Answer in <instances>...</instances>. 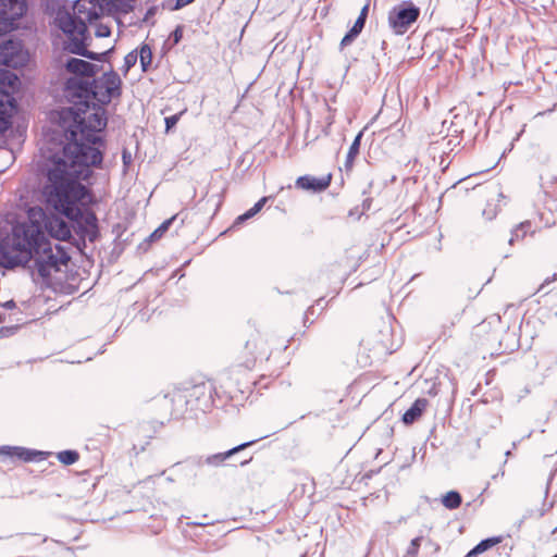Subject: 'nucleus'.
<instances>
[{"mask_svg": "<svg viewBox=\"0 0 557 557\" xmlns=\"http://www.w3.org/2000/svg\"><path fill=\"white\" fill-rule=\"evenodd\" d=\"M122 160L123 164L127 166L132 162V153L127 149H123L122 151Z\"/></svg>", "mask_w": 557, "mask_h": 557, "instance_id": "nucleus-34", "label": "nucleus"}, {"mask_svg": "<svg viewBox=\"0 0 557 557\" xmlns=\"http://www.w3.org/2000/svg\"><path fill=\"white\" fill-rule=\"evenodd\" d=\"M28 62V53L24 50L21 41L5 40L0 44V64L18 69Z\"/></svg>", "mask_w": 557, "mask_h": 557, "instance_id": "nucleus-7", "label": "nucleus"}, {"mask_svg": "<svg viewBox=\"0 0 557 557\" xmlns=\"http://www.w3.org/2000/svg\"><path fill=\"white\" fill-rule=\"evenodd\" d=\"M157 11H158V7L157 5L150 7L146 11V13H145V15L143 17V23H148L156 15Z\"/></svg>", "mask_w": 557, "mask_h": 557, "instance_id": "nucleus-31", "label": "nucleus"}, {"mask_svg": "<svg viewBox=\"0 0 557 557\" xmlns=\"http://www.w3.org/2000/svg\"><path fill=\"white\" fill-rule=\"evenodd\" d=\"M66 37L67 42L65 45V49L73 54L81 55L89 60L103 62L111 53V49L100 53L88 50V33L86 34V36L73 35Z\"/></svg>", "mask_w": 557, "mask_h": 557, "instance_id": "nucleus-8", "label": "nucleus"}, {"mask_svg": "<svg viewBox=\"0 0 557 557\" xmlns=\"http://www.w3.org/2000/svg\"><path fill=\"white\" fill-rule=\"evenodd\" d=\"M185 5H187V3H185V0H176L172 10H180V9L184 8Z\"/></svg>", "mask_w": 557, "mask_h": 557, "instance_id": "nucleus-38", "label": "nucleus"}, {"mask_svg": "<svg viewBox=\"0 0 557 557\" xmlns=\"http://www.w3.org/2000/svg\"><path fill=\"white\" fill-rule=\"evenodd\" d=\"M95 35L99 38L109 37L111 35V29L107 25L99 24L96 27Z\"/></svg>", "mask_w": 557, "mask_h": 557, "instance_id": "nucleus-28", "label": "nucleus"}, {"mask_svg": "<svg viewBox=\"0 0 557 557\" xmlns=\"http://www.w3.org/2000/svg\"><path fill=\"white\" fill-rule=\"evenodd\" d=\"M364 24H362V20H356L352 27L345 34L341 41L342 47L349 46L362 32Z\"/></svg>", "mask_w": 557, "mask_h": 557, "instance_id": "nucleus-20", "label": "nucleus"}, {"mask_svg": "<svg viewBox=\"0 0 557 557\" xmlns=\"http://www.w3.org/2000/svg\"><path fill=\"white\" fill-rule=\"evenodd\" d=\"M15 98L3 88H0V134L5 133L12 125V116L16 112Z\"/></svg>", "mask_w": 557, "mask_h": 557, "instance_id": "nucleus-10", "label": "nucleus"}, {"mask_svg": "<svg viewBox=\"0 0 557 557\" xmlns=\"http://www.w3.org/2000/svg\"><path fill=\"white\" fill-rule=\"evenodd\" d=\"M177 215H173L170 219L165 220L161 223V225L156 228L149 236V240L153 242L162 237V235L169 230L173 221L176 219Z\"/></svg>", "mask_w": 557, "mask_h": 557, "instance_id": "nucleus-24", "label": "nucleus"}, {"mask_svg": "<svg viewBox=\"0 0 557 557\" xmlns=\"http://www.w3.org/2000/svg\"><path fill=\"white\" fill-rule=\"evenodd\" d=\"M268 200L269 197H262L251 207V210L255 212V214H258L262 210Z\"/></svg>", "mask_w": 557, "mask_h": 557, "instance_id": "nucleus-30", "label": "nucleus"}, {"mask_svg": "<svg viewBox=\"0 0 557 557\" xmlns=\"http://www.w3.org/2000/svg\"><path fill=\"white\" fill-rule=\"evenodd\" d=\"M268 436L269 435H263V436L259 437L258 440H252V441L242 443L226 451L209 455L205 459H199L198 465L200 466V465L205 463V465H208L211 467H220L232 456H234V455L238 454L239 451L244 450L245 448L253 445L259 440L267 438Z\"/></svg>", "mask_w": 557, "mask_h": 557, "instance_id": "nucleus-12", "label": "nucleus"}, {"mask_svg": "<svg viewBox=\"0 0 557 557\" xmlns=\"http://www.w3.org/2000/svg\"><path fill=\"white\" fill-rule=\"evenodd\" d=\"M441 502L445 508L453 510L460 507L462 496L458 491L451 490L442 496Z\"/></svg>", "mask_w": 557, "mask_h": 557, "instance_id": "nucleus-19", "label": "nucleus"}, {"mask_svg": "<svg viewBox=\"0 0 557 557\" xmlns=\"http://www.w3.org/2000/svg\"><path fill=\"white\" fill-rule=\"evenodd\" d=\"M243 214H244V218L247 219V220H249V219H251V218H253L256 215L255 212L251 210V208L249 210H247Z\"/></svg>", "mask_w": 557, "mask_h": 557, "instance_id": "nucleus-39", "label": "nucleus"}, {"mask_svg": "<svg viewBox=\"0 0 557 557\" xmlns=\"http://www.w3.org/2000/svg\"><path fill=\"white\" fill-rule=\"evenodd\" d=\"M195 0H185V3L189 4L191 2H194Z\"/></svg>", "mask_w": 557, "mask_h": 557, "instance_id": "nucleus-44", "label": "nucleus"}, {"mask_svg": "<svg viewBox=\"0 0 557 557\" xmlns=\"http://www.w3.org/2000/svg\"><path fill=\"white\" fill-rule=\"evenodd\" d=\"M426 406H428V399H425V398L416 399L414 403L410 406V408L404 412L401 421L406 425H410V424L414 423L422 416Z\"/></svg>", "mask_w": 557, "mask_h": 557, "instance_id": "nucleus-16", "label": "nucleus"}, {"mask_svg": "<svg viewBox=\"0 0 557 557\" xmlns=\"http://www.w3.org/2000/svg\"><path fill=\"white\" fill-rule=\"evenodd\" d=\"M5 32V26L0 23V36Z\"/></svg>", "mask_w": 557, "mask_h": 557, "instance_id": "nucleus-41", "label": "nucleus"}, {"mask_svg": "<svg viewBox=\"0 0 557 557\" xmlns=\"http://www.w3.org/2000/svg\"><path fill=\"white\" fill-rule=\"evenodd\" d=\"M246 221H247V219L244 218V214L238 215L235 219V221L233 222L232 228L238 227L239 225H242Z\"/></svg>", "mask_w": 557, "mask_h": 557, "instance_id": "nucleus-36", "label": "nucleus"}, {"mask_svg": "<svg viewBox=\"0 0 557 557\" xmlns=\"http://www.w3.org/2000/svg\"><path fill=\"white\" fill-rule=\"evenodd\" d=\"M421 541L422 536H417L413 540H411L404 557H416L421 546Z\"/></svg>", "mask_w": 557, "mask_h": 557, "instance_id": "nucleus-25", "label": "nucleus"}, {"mask_svg": "<svg viewBox=\"0 0 557 557\" xmlns=\"http://www.w3.org/2000/svg\"><path fill=\"white\" fill-rule=\"evenodd\" d=\"M510 454H511L510 450H507L505 455L508 457V456H510Z\"/></svg>", "mask_w": 557, "mask_h": 557, "instance_id": "nucleus-45", "label": "nucleus"}, {"mask_svg": "<svg viewBox=\"0 0 557 557\" xmlns=\"http://www.w3.org/2000/svg\"><path fill=\"white\" fill-rule=\"evenodd\" d=\"M188 525H197V527H205V525H208L210 524L209 522H190V523H187Z\"/></svg>", "mask_w": 557, "mask_h": 557, "instance_id": "nucleus-40", "label": "nucleus"}, {"mask_svg": "<svg viewBox=\"0 0 557 557\" xmlns=\"http://www.w3.org/2000/svg\"><path fill=\"white\" fill-rule=\"evenodd\" d=\"M0 259L8 269L33 262V270L48 278L67 264L70 256L60 244L52 246L40 225L18 223L13 226L11 236L0 244Z\"/></svg>", "mask_w": 557, "mask_h": 557, "instance_id": "nucleus-2", "label": "nucleus"}, {"mask_svg": "<svg viewBox=\"0 0 557 557\" xmlns=\"http://www.w3.org/2000/svg\"><path fill=\"white\" fill-rule=\"evenodd\" d=\"M500 542L499 537H487L478 543L465 557H478Z\"/></svg>", "mask_w": 557, "mask_h": 557, "instance_id": "nucleus-18", "label": "nucleus"}, {"mask_svg": "<svg viewBox=\"0 0 557 557\" xmlns=\"http://www.w3.org/2000/svg\"><path fill=\"white\" fill-rule=\"evenodd\" d=\"M331 180H332L331 174H327L326 176H323V177L302 175L296 180L295 186L298 189L311 191L313 194H319L329 188V186L331 184Z\"/></svg>", "mask_w": 557, "mask_h": 557, "instance_id": "nucleus-13", "label": "nucleus"}, {"mask_svg": "<svg viewBox=\"0 0 557 557\" xmlns=\"http://www.w3.org/2000/svg\"><path fill=\"white\" fill-rule=\"evenodd\" d=\"M46 457L47 453L37 449L9 445L0 446V459L2 461H5L7 459H18L25 462H30L45 460Z\"/></svg>", "mask_w": 557, "mask_h": 557, "instance_id": "nucleus-9", "label": "nucleus"}, {"mask_svg": "<svg viewBox=\"0 0 557 557\" xmlns=\"http://www.w3.org/2000/svg\"><path fill=\"white\" fill-rule=\"evenodd\" d=\"M139 59L143 70L147 71L152 62V51L148 45L144 44L140 47Z\"/></svg>", "mask_w": 557, "mask_h": 557, "instance_id": "nucleus-23", "label": "nucleus"}, {"mask_svg": "<svg viewBox=\"0 0 557 557\" xmlns=\"http://www.w3.org/2000/svg\"><path fill=\"white\" fill-rule=\"evenodd\" d=\"M557 280V274H554L553 276L550 277H547L542 284L541 286L539 287L537 292H542L544 290L546 294L549 292V290H545L546 287L552 283V282H555Z\"/></svg>", "mask_w": 557, "mask_h": 557, "instance_id": "nucleus-33", "label": "nucleus"}, {"mask_svg": "<svg viewBox=\"0 0 557 557\" xmlns=\"http://www.w3.org/2000/svg\"><path fill=\"white\" fill-rule=\"evenodd\" d=\"M290 424H293V422H288V423H286L285 425H283V426L281 428V430H284V429L288 428Z\"/></svg>", "mask_w": 557, "mask_h": 557, "instance_id": "nucleus-42", "label": "nucleus"}, {"mask_svg": "<svg viewBox=\"0 0 557 557\" xmlns=\"http://www.w3.org/2000/svg\"><path fill=\"white\" fill-rule=\"evenodd\" d=\"M124 61H125V65L127 67H131V66L135 65V63L137 62V54L135 52H129L128 54L125 55Z\"/></svg>", "mask_w": 557, "mask_h": 557, "instance_id": "nucleus-32", "label": "nucleus"}, {"mask_svg": "<svg viewBox=\"0 0 557 557\" xmlns=\"http://www.w3.org/2000/svg\"><path fill=\"white\" fill-rule=\"evenodd\" d=\"M183 113H184V111L173 114V115H170V116H166L164 119L166 132H170L177 124V122L180 121Z\"/></svg>", "mask_w": 557, "mask_h": 557, "instance_id": "nucleus-27", "label": "nucleus"}, {"mask_svg": "<svg viewBox=\"0 0 557 557\" xmlns=\"http://www.w3.org/2000/svg\"><path fill=\"white\" fill-rule=\"evenodd\" d=\"M47 233L59 240H67L72 237V231L66 221L61 218H50L45 222Z\"/></svg>", "mask_w": 557, "mask_h": 557, "instance_id": "nucleus-14", "label": "nucleus"}, {"mask_svg": "<svg viewBox=\"0 0 557 557\" xmlns=\"http://www.w3.org/2000/svg\"><path fill=\"white\" fill-rule=\"evenodd\" d=\"M89 82L97 108L103 109L122 94V79L113 70L103 73L100 77L92 76Z\"/></svg>", "mask_w": 557, "mask_h": 557, "instance_id": "nucleus-5", "label": "nucleus"}, {"mask_svg": "<svg viewBox=\"0 0 557 557\" xmlns=\"http://www.w3.org/2000/svg\"><path fill=\"white\" fill-rule=\"evenodd\" d=\"M368 5H364L362 9H361V12L359 14V16L357 17V20H362V24H366V20H367V15H368Z\"/></svg>", "mask_w": 557, "mask_h": 557, "instance_id": "nucleus-35", "label": "nucleus"}, {"mask_svg": "<svg viewBox=\"0 0 557 557\" xmlns=\"http://www.w3.org/2000/svg\"><path fill=\"white\" fill-rule=\"evenodd\" d=\"M15 306L16 305H15L14 300H8V301L1 304L0 307H3L4 309L11 310V309H14Z\"/></svg>", "mask_w": 557, "mask_h": 557, "instance_id": "nucleus-37", "label": "nucleus"}, {"mask_svg": "<svg viewBox=\"0 0 557 557\" xmlns=\"http://www.w3.org/2000/svg\"><path fill=\"white\" fill-rule=\"evenodd\" d=\"M64 69L69 73L73 74V76H81L90 79L92 76L97 75L100 66L83 59L69 58L65 61Z\"/></svg>", "mask_w": 557, "mask_h": 557, "instance_id": "nucleus-11", "label": "nucleus"}, {"mask_svg": "<svg viewBox=\"0 0 557 557\" xmlns=\"http://www.w3.org/2000/svg\"><path fill=\"white\" fill-rule=\"evenodd\" d=\"M99 16L100 8L95 0H76L73 4V12L66 9L57 11L55 24L66 36H86L87 23L97 21Z\"/></svg>", "mask_w": 557, "mask_h": 557, "instance_id": "nucleus-4", "label": "nucleus"}, {"mask_svg": "<svg viewBox=\"0 0 557 557\" xmlns=\"http://www.w3.org/2000/svg\"><path fill=\"white\" fill-rule=\"evenodd\" d=\"M70 131L73 140L65 149L64 157L53 156L47 171L48 184L45 187L47 202L55 211L74 222L77 232L95 242L99 236L98 219L86 206L91 202L89 189L82 184L92 175V166H100L103 153L95 147L77 143L88 136L79 126Z\"/></svg>", "mask_w": 557, "mask_h": 557, "instance_id": "nucleus-1", "label": "nucleus"}, {"mask_svg": "<svg viewBox=\"0 0 557 557\" xmlns=\"http://www.w3.org/2000/svg\"><path fill=\"white\" fill-rule=\"evenodd\" d=\"M57 457H58V460L60 462H62L63 465L71 466V465H74L78 460L79 455L76 450L66 449V450H62V451L58 453Z\"/></svg>", "mask_w": 557, "mask_h": 557, "instance_id": "nucleus-22", "label": "nucleus"}, {"mask_svg": "<svg viewBox=\"0 0 557 557\" xmlns=\"http://www.w3.org/2000/svg\"><path fill=\"white\" fill-rule=\"evenodd\" d=\"M531 230V222L524 221L518 224L512 231L511 236L509 238V245H513L515 242L520 240L524 238V236L530 232Z\"/></svg>", "mask_w": 557, "mask_h": 557, "instance_id": "nucleus-21", "label": "nucleus"}, {"mask_svg": "<svg viewBox=\"0 0 557 557\" xmlns=\"http://www.w3.org/2000/svg\"><path fill=\"white\" fill-rule=\"evenodd\" d=\"M64 96L73 107L60 113V127L66 140L61 157H64V149L73 141L70 131H77L75 126H79L88 135L86 138L77 137V143L98 149L103 147L104 140L100 133L107 127L108 121L104 109L96 107L89 79L81 76L69 77L64 84Z\"/></svg>", "mask_w": 557, "mask_h": 557, "instance_id": "nucleus-3", "label": "nucleus"}, {"mask_svg": "<svg viewBox=\"0 0 557 557\" xmlns=\"http://www.w3.org/2000/svg\"><path fill=\"white\" fill-rule=\"evenodd\" d=\"M420 9L411 1H403L388 13V24L397 35H404L417 22Z\"/></svg>", "mask_w": 557, "mask_h": 557, "instance_id": "nucleus-6", "label": "nucleus"}, {"mask_svg": "<svg viewBox=\"0 0 557 557\" xmlns=\"http://www.w3.org/2000/svg\"><path fill=\"white\" fill-rule=\"evenodd\" d=\"M200 388H205V386H195V387H194V391L196 392V391H198V389H200Z\"/></svg>", "mask_w": 557, "mask_h": 557, "instance_id": "nucleus-43", "label": "nucleus"}, {"mask_svg": "<svg viewBox=\"0 0 557 557\" xmlns=\"http://www.w3.org/2000/svg\"><path fill=\"white\" fill-rule=\"evenodd\" d=\"M362 136H363V131H360L356 135L355 139L352 140V143L349 147V150H348L347 157H346V161H345V168L347 170L352 168L354 161L359 153Z\"/></svg>", "mask_w": 557, "mask_h": 557, "instance_id": "nucleus-17", "label": "nucleus"}, {"mask_svg": "<svg viewBox=\"0 0 557 557\" xmlns=\"http://www.w3.org/2000/svg\"><path fill=\"white\" fill-rule=\"evenodd\" d=\"M482 214H483V216H484L486 220L491 221V220H493V219L497 215V209H496V207H495V206H494V207H492V206H487V207L483 210Z\"/></svg>", "mask_w": 557, "mask_h": 557, "instance_id": "nucleus-29", "label": "nucleus"}, {"mask_svg": "<svg viewBox=\"0 0 557 557\" xmlns=\"http://www.w3.org/2000/svg\"><path fill=\"white\" fill-rule=\"evenodd\" d=\"M183 33H184V26L177 25L175 27V29L170 34V37H169V39L172 41V46L177 45L182 40Z\"/></svg>", "mask_w": 557, "mask_h": 557, "instance_id": "nucleus-26", "label": "nucleus"}, {"mask_svg": "<svg viewBox=\"0 0 557 557\" xmlns=\"http://www.w3.org/2000/svg\"><path fill=\"white\" fill-rule=\"evenodd\" d=\"M27 11L25 0H0V16L15 21L24 16Z\"/></svg>", "mask_w": 557, "mask_h": 557, "instance_id": "nucleus-15", "label": "nucleus"}]
</instances>
